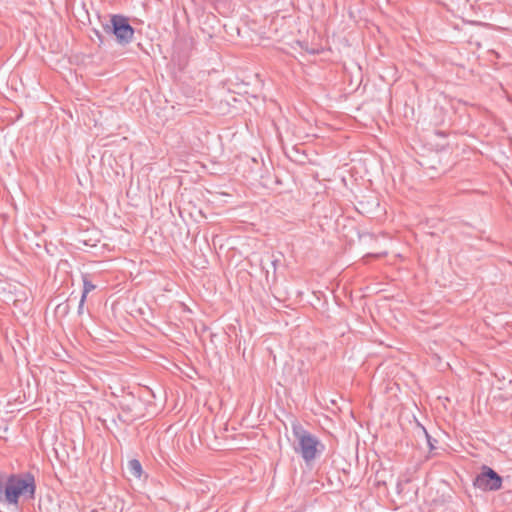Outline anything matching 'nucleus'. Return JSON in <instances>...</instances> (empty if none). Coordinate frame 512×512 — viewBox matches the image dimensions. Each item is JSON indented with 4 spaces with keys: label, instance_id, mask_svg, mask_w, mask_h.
I'll use <instances>...</instances> for the list:
<instances>
[{
    "label": "nucleus",
    "instance_id": "obj_1",
    "mask_svg": "<svg viewBox=\"0 0 512 512\" xmlns=\"http://www.w3.org/2000/svg\"><path fill=\"white\" fill-rule=\"evenodd\" d=\"M36 492L35 477L27 472L11 474L6 481L0 476V501L7 505L18 506L19 499L34 500Z\"/></svg>",
    "mask_w": 512,
    "mask_h": 512
},
{
    "label": "nucleus",
    "instance_id": "obj_2",
    "mask_svg": "<svg viewBox=\"0 0 512 512\" xmlns=\"http://www.w3.org/2000/svg\"><path fill=\"white\" fill-rule=\"evenodd\" d=\"M292 432L298 443L295 446V452L300 454L305 463L313 462L324 450V445L319 439L305 430L303 426L294 422L292 424Z\"/></svg>",
    "mask_w": 512,
    "mask_h": 512
},
{
    "label": "nucleus",
    "instance_id": "obj_3",
    "mask_svg": "<svg viewBox=\"0 0 512 512\" xmlns=\"http://www.w3.org/2000/svg\"><path fill=\"white\" fill-rule=\"evenodd\" d=\"M103 31L108 35H113L120 45H127L132 42L134 37V28L130 25L127 17L121 14L108 15L100 18Z\"/></svg>",
    "mask_w": 512,
    "mask_h": 512
},
{
    "label": "nucleus",
    "instance_id": "obj_4",
    "mask_svg": "<svg viewBox=\"0 0 512 512\" xmlns=\"http://www.w3.org/2000/svg\"><path fill=\"white\" fill-rule=\"evenodd\" d=\"M502 477L487 465L481 467V472L474 478L473 486L482 491H498L502 488Z\"/></svg>",
    "mask_w": 512,
    "mask_h": 512
},
{
    "label": "nucleus",
    "instance_id": "obj_5",
    "mask_svg": "<svg viewBox=\"0 0 512 512\" xmlns=\"http://www.w3.org/2000/svg\"><path fill=\"white\" fill-rule=\"evenodd\" d=\"M128 471L129 473L136 477V478H140L141 475H142V466H141V463L139 462V460L137 459H132L128 462Z\"/></svg>",
    "mask_w": 512,
    "mask_h": 512
},
{
    "label": "nucleus",
    "instance_id": "obj_6",
    "mask_svg": "<svg viewBox=\"0 0 512 512\" xmlns=\"http://www.w3.org/2000/svg\"><path fill=\"white\" fill-rule=\"evenodd\" d=\"M137 404H138V402L135 400H133L131 404H127V405L120 403L122 411L127 414L128 420H130V421H132L136 417H138V415L134 413V408Z\"/></svg>",
    "mask_w": 512,
    "mask_h": 512
},
{
    "label": "nucleus",
    "instance_id": "obj_7",
    "mask_svg": "<svg viewBox=\"0 0 512 512\" xmlns=\"http://www.w3.org/2000/svg\"><path fill=\"white\" fill-rule=\"evenodd\" d=\"M82 281H83V291H82V297L87 298L88 293L93 291L96 286L89 280V276L87 274L82 275Z\"/></svg>",
    "mask_w": 512,
    "mask_h": 512
},
{
    "label": "nucleus",
    "instance_id": "obj_8",
    "mask_svg": "<svg viewBox=\"0 0 512 512\" xmlns=\"http://www.w3.org/2000/svg\"><path fill=\"white\" fill-rule=\"evenodd\" d=\"M70 306L67 301L60 303L56 306L55 312L61 316H66L69 313Z\"/></svg>",
    "mask_w": 512,
    "mask_h": 512
},
{
    "label": "nucleus",
    "instance_id": "obj_9",
    "mask_svg": "<svg viewBox=\"0 0 512 512\" xmlns=\"http://www.w3.org/2000/svg\"><path fill=\"white\" fill-rule=\"evenodd\" d=\"M85 301H86V298H83L81 296V299H80V302H79V305H78V310H77L78 315H82L83 314V309H84Z\"/></svg>",
    "mask_w": 512,
    "mask_h": 512
},
{
    "label": "nucleus",
    "instance_id": "obj_10",
    "mask_svg": "<svg viewBox=\"0 0 512 512\" xmlns=\"http://www.w3.org/2000/svg\"><path fill=\"white\" fill-rule=\"evenodd\" d=\"M95 35L97 36V38L99 40V46L103 45L105 42L104 36L97 30H95Z\"/></svg>",
    "mask_w": 512,
    "mask_h": 512
},
{
    "label": "nucleus",
    "instance_id": "obj_11",
    "mask_svg": "<svg viewBox=\"0 0 512 512\" xmlns=\"http://www.w3.org/2000/svg\"><path fill=\"white\" fill-rule=\"evenodd\" d=\"M272 258H273V259H272L271 263H272L273 268H274V271H275V270H276V265H277V263H278L280 260H279L278 258H276L274 255H272Z\"/></svg>",
    "mask_w": 512,
    "mask_h": 512
},
{
    "label": "nucleus",
    "instance_id": "obj_12",
    "mask_svg": "<svg viewBox=\"0 0 512 512\" xmlns=\"http://www.w3.org/2000/svg\"><path fill=\"white\" fill-rule=\"evenodd\" d=\"M425 432V435L427 437V441H428V444L430 446V449H433L434 448V445L432 444V441H431V437L428 435V433L426 432V430H424Z\"/></svg>",
    "mask_w": 512,
    "mask_h": 512
}]
</instances>
